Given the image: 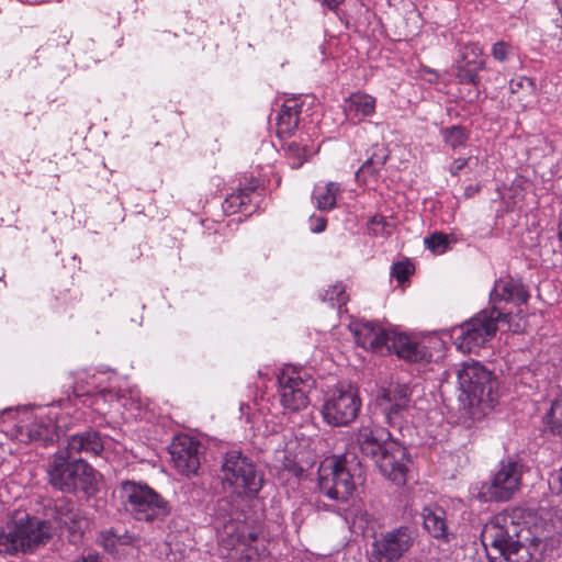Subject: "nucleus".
I'll return each instance as SVG.
<instances>
[{
    "label": "nucleus",
    "instance_id": "f257e3e1",
    "mask_svg": "<svg viewBox=\"0 0 562 562\" xmlns=\"http://www.w3.org/2000/svg\"><path fill=\"white\" fill-rule=\"evenodd\" d=\"M357 442L361 453L371 459L386 479L396 485L405 484L409 461L407 449L389 429L374 423L362 425Z\"/></svg>",
    "mask_w": 562,
    "mask_h": 562
},
{
    "label": "nucleus",
    "instance_id": "f03ea898",
    "mask_svg": "<svg viewBox=\"0 0 562 562\" xmlns=\"http://www.w3.org/2000/svg\"><path fill=\"white\" fill-rule=\"evenodd\" d=\"M318 487L321 493L337 503L336 512L345 513V519L355 531L363 532L369 524L368 514L360 509L350 510L349 505L356 490L352 475L345 465V460L326 458L318 469Z\"/></svg>",
    "mask_w": 562,
    "mask_h": 562
},
{
    "label": "nucleus",
    "instance_id": "7ed1b4c3",
    "mask_svg": "<svg viewBox=\"0 0 562 562\" xmlns=\"http://www.w3.org/2000/svg\"><path fill=\"white\" fill-rule=\"evenodd\" d=\"M46 476L52 488L65 494L90 497L98 491V472L82 458H70L58 450L46 465Z\"/></svg>",
    "mask_w": 562,
    "mask_h": 562
},
{
    "label": "nucleus",
    "instance_id": "20e7f679",
    "mask_svg": "<svg viewBox=\"0 0 562 562\" xmlns=\"http://www.w3.org/2000/svg\"><path fill=\"white\" fill-rule=\"evenodd\" d=\"M223 490L239 499H254L265 483L263 472L255 461L237 449L227 451L221 465Z\"/></svg>",
    "mask_w": 562,
    "mask_h": 562
},
{
    "label": "nucleus",
    "instance_id": "39448f33",
    "mask_svg": "<svg viewBox=\"0 0 562 562\" xmlns=\"http://www.w3.org/2000/svg\"><path fill=\"white\" fill-rule=\"evenodd\" d=\"M458 383L470 406L483 413L491 411L498 398V383L494 373L479 361L464 362L458 370Z\"/></svg>",
    "mask_w": 562,
    "mask_h": 562
},
{
    "label": "nucleus",
    "instance_id": "423d86ee",
    "mask_svg": "<svg viewBox=\"0 0 562 562\" xmlns=\"http://www.w3.org/2000/svg\"><path fill=\"white\" fill-rule=\"evenodd\" d=\"M120 498L125 510L139 521L164 520L170 514L168 501L140 482H122Z\"/></svg>",
    "mask_w": 562,
    "mask_h": 562
},
{
    "label": "nucleus",
    "instance_id": "0eeeda50",
    "mask_svg": "<svg viewBox=\"0 0 562 562\" xmlns=\"http://www.w3.org/2000/svg\"><path fill=\"white\" fill-rule=\"evenodd\" d=\"M512 312L484 310L452 329L457 348L463 352H473L484 346L498 329V323H509Z\"/></svg>",
    "mask_w": 562,
    "mask_h": 562
},
{
    "label": "nucleus",
    "instance_id": "6e6552de",
    "mask_svg": "<svg viewBox=\"0 0 562 562\" xmlns=\"http://www.w3.org/2000/svg\"><path fill=\"white\" fill-rule=\"evenodd\" d=\"M375 406L383 422L403 435L408 430L412 411V390L407 384H392L382 389L375 397Z\"/></svg>",
    "mask_w": 562,
    "mask_h": 562
},
{
    "label": "nucleus",
    "instance_id": "1a4fd4ad",
    "mask_svg": "<svg viewBox=\"0 0 562 562\" xmlns=\"http://www.w3.org/2000/svg\"><path fill=\"white\" fill-rule=\"evenodd\" d=\"M278 382L280 402L285 411L296 413L308 406V394L315 387L316 381L306 369L284 366Z\"/></svg>",
    "mask_w": 562,
    "mask_h": 562
},
{
    "label": "nucleus",
    "instance_id": "9d476101",
    "mask_svg": "<svg viewBox=\"0 0 562 562\" xmlns=\"http://www.w3.org/2000/svg\"><path fill=\"white\" fill-rule=\"evenodd\" d=\"M360 408L361 400L357 389L341 384L325 394L321 414L327 425L344 427L356 420Z\"/></svg>",
    "mask_w": 562,
    "mask_h": 562
},
{
    "label": "nucleus",
    "instance_id": "9b49d317",
    "mask_svg": "<svg viewBox=\"0 0 562 562\" xmlns=\"http://www.w3.org/2000/svg\"><path fill=\"white\" fill-rule=\"evenodd\" d=\"M520 538L541 558L555 549L562 538V521L549 513L520 524Z\"/></svg>",
    "mask_w": 562,
    "mask_h": 562
},
{
    "label": "nucleus",
    "instance_id": "f8f14e48",
    "mask_svg": "<svg viewBox=\"0 0 562 562\" xmlns=\"http://www.w3.org/2000/svg\"><path fill=\"white\" fill-rule=\"evenodd\" d=\"M515 518L514 513L505 510L493 516L484 525L481 539L490 560L520 538V522Z\"/></svg>",
    "mask_w": 562,
    "mask_h": 562
},
{
    "label": "nucleus",
    "instance_id": "ddd939ff",
    "mask_svg": "<svg viewBox=\"0 0 562 562\" xmlns=\"http://www.w3.org/2000/svg\"><path fill=\"white\" fill-rule=\"evenodd\" d=\"M414 531L400 526L374 537L368 553L369 562H397L413 546Z\"/></svg>",
    "mask_w": 562,
    "mask_h": 562
},
{
    "label": "nucleus",
    "instance_id": "4468645a",
    "mask_svg": "<svg viewBox=\"0 0 562 562\" xmlns=\"http://www.w3.org/2000/svg\"><path fill=\"white\" fill-rule=\"evenodd\" d=\"M44 515L50 522L56 524L60 529H65L69 535V540L77 543L81 540L85 529V520L75 503L65 496L55 501H49L44 507Z\"/></svg>",
    "mask_w": 562,
    "mask_h": 562
},
{
    "label": "nucleus",
    "instance_id": "2eb2a0df",
    "mask_svg": "<svg viewBox=\"0 0 562 562\" xmlns=\"http://www.w3.org/2000/svg\"><path fill=\"white\" fill-rule=\"evenodd\" d=\"M522 463L514 458L502 460L495 472L487 494L496 502L509 501L521 484Z\"/></svg>",
    "mask_w": 562,
    "mask_h": 562
},
{
    "label": "nucleus",
    "instance_id": "dca6fc26",
    "mask_svg": "<svg viewBox=\"0 0 562 562\" xmlns=\"http://www.w3.org/2000/svg\"><path fill=\"white\" fill-rule=\"evenodd\" d=\"M18 535L23 541L24 554L33 553L53 537L52 524L29 514L13 518Z\"/></svg>",
    "mask_w": 562,
    "mask_h": 562
},
{
    "label": "nucleus",
    "instance_id": "f3484780",
    "mask_svg": "<svg viewBox=\"0 0 562 562\" xmlns=\"http://www.w3.org/2000/svg\"><path fill=\"white\" fill-rule=\"evenodd\" d=\"M200 442L188 435L173 438L169 452L176 470L186 476L193 475L200 468Z\"/></svg>",
    "mask_w": 562,
    "mask_h": 562
},
{
    "label": "nucleus",
    "instance_id": "a211bd4d",
    "mask_svg": "<svg viewBox=\"0 0 562 562\" xmlns=\"http://www.w3.org/2000/svg\"><path fill=\"white\" fill-rule=\"evenodd\" d=\"M484 67L483 49L479 44L469 43L460 48L454 68L461 83L477 86L481 80L479 74Z\"/></svg>",
    "mask_w": 562,
    "mask_h": 562
},
{
    "label": "nucleus",
    "instance_id": "6ab92c4d",
    "mask_svg": "<svg viewBox=\"0 0 562 562\" xmlns=\"http://www.w3.org/2000/svg\"><path fill=\"white\" fill-rule=\"evenodd\" d=\"M394 330L371 321L357 323L353 328V335L359 346L381 355L390 353L389 345Z\"/></svg>",
    "mask_w": 562,
    "mask_h": 562
},
{
    "label": "nucleus",
    "instance_id": "aec40b11",
    "mask_svg": "<svg viewBox=\"0 0 562 562\" xmlns=\"http://www.w3.org/2000/svg\"><path fill=\"white\" fill-rule=\"evenodd\" d=\"M529 300V292L525 285L510 277L501 278L494 284L490 294V310L503 311L499 304L502 302L513 303L516 306L526 304Z\"/></svg>",
    "mask_w": 562,
    "mask_h": 562
},
{
    "label": "nucleus",
    "instance_id": "412c9836",
    "mask_svg": "<svg viewBox=\"0 0 562 562\" xmlns=\"http://www.w3.org/2000/svg\"><path fill=\"white\" fill-rule=\"evenodd\" d=\"M104 447L103 438L95 430H86L74 434L63 441L58 451L66 452L70 458H79L81 453L98 456Z\"/></svg>",
    "mask_w": 562,
    "mask_h": 562
},
{
    "label": "nucleus",
    "instance_id": "4be33fe9",
    "mask_svg": "<svg viewBox=\"0 0 562 562\" xmlns=\"http://www.w3.org/2000/svg\"><path fill=\"white\" fill-rule=\"evenodd\" d=\"M390 353L394 352L400 358L409 362L423 361L428 352L418 341L403 333L394 331L390 340Z\"/></svg>",
    "mask_w": 562,
    "mask_h": 562
},
{
    "label": "nucleus",
    "instance_id": "5701e85b",
    "mask_svg": "<svg viewBox=\"0 0 562 562\" xmlns=\"http://www.w3.org/2000/svg\"><path fill=\"white\" fill-rule=\"evenodd\" d=\"M25 435L30 442L42 447H47L59 439L57 426L48 416H36L34 422L26 426Z\"/></svg>",
    "mask_w": 562,
    "mask_h": 562
},
{
    "label": "nucleus",
    "instance_id": "b1692460",
    "mask_svg": "<svg viewBox=\"0 0 562 562\" xmlns=\"http://www.w3.org/2000/svg\"><path fill=\"white\" fill-rule=\"evenodd\" d=\"M302 103L300 99L285 100L277 117V135L284 139L292 136L299 126Z\"/></svg>",
    "mask_w": 562,
    "mask_h": 562
},
{
    "label": "nucleus",
    "instance_id": "393cba45",
    "mask_svg": "<svg viewBox=\"0 0 562 562\" xmlns=\"http://www.w3.org/2000/svg\"><path fill=\"white\" fill-rule=\"evenodd\" d=\"M135 537L126 530L111 527L102 530L98 536V542L103 549L112 555H121L125 549L133 546Z\"/></svg>",
    "mask_w": 562,
    "mask_h": 562
},
{
    "label": "nucleus",
    "instance_id": "a878e982",
    "mask_svg": "<svg viewBox=\"0 0 562 562\" xmlns=\"http://www.w3.org/2000/svg\"><path fill=\"white\" fill-rule=\"evenodd\" d=\"M424 528L437 539H449L447 513L440 506H427L423 509Z\"/></svg>",
    "mask_w": 562,
    "mask_h": 562
},
{
    "label": "nucleus",
    "instance_id": "bb28decb",
    "mask_svg": "<svg viewBox=\"0 0 562 562\" xmlns=\"http://www.w3.org/2000/svg\"><path fill=\"white\" fill-rule=\"evenodd\" d=\"M375 109V99L366 93H352L345 101V114L350 121L360 122L364 117L373 114Z\"/></svg>",
    "mask_w": 562,
    "mask_h": 562
},
{
    "label": "nucleus",
    "instance_id": "cd10ccee",
    "mask_svg": "<svg viewBox=\"0 0 562 562\" xmlns=\"http://www.w3.org/2000/svg\"><path fill=\"white\" fill-rule=\"evenodd\" d=\"M540 557L529 547L525 540L518 538L515 543L504 552L494 555L491 562H533Z\"/></svg>",
    "mask_w": 562,
    "mask_h": 562
},
{
    "label": "nucleus",
    "instance_id": "c85d7f7f",
    "mask_svg": "<svg viewBox=\"0 0 562 562\" xmlns=\"http://www.w3.org/2000/svg\"><path fill=\"white\" fill-rule=\"evenodd\" d=\"M24 554L23 541H21L14 520H9L0 528V554L16 555Z\"/></svg>",
    "mask_w": 562,
    "mask_h": 562
},
{
    "label": "nucleus",
    "instance_id": "c756f323",
    "mask_svg": "<svg viewBox=\"0 0 562 562\" xmlns=\"http://www.w3.org/2000/svg\"><path fill=\"white\" fill-rule=\"evenodd\" d=\"M340 192V187L337 182H327L324 184H316L313 190V200L315 205L321 211H330L336 206L337 195Z\"/></svg>",
    "mask_w": 562,
    "mask_h": 562
},
{
    "label": "nucleus",
    "instance_id": "7c9ffc66",
    "mask_svg": "<svg viewBox=\"0 0 562 562\" xmlns=\"http://www.w3.org/2000/svg\"><path fill=\"white\" fill-rule=\"evenodd\" d=\"M257 187L258 183L256 182L250 187L238 189L237 192L229 194L223 203V210L226 213L233 214L246 207L251 202L250 195L255 192Z\"/></svg>",
    "mask_w": 562,
    "mask_h": 562
},
{
    "label": "nucleus",
    "instance_id": "2f4dec72",
    "mask_svg": "<svg viewBox=\"0 0 562 562\" xmlns=\"http://www.w3.org/2000/svg\"><path fill=\"white\" fill-rule=\"evenodd\" d=\"M440 135L446 145L453 150L465 146L469 140V131L461 125H452L440 130Z\"/></svg>",
    "mask_w": 562,
    "mask_h": 562
},
{
    "label": "nucleus",
    "instance_id": "473e14b6",
    "mask_svg": "<svg viewBox=\"0 0 562 562\" xmlns=\"http://www.w3.org/2000/svg\"><path fill=\"white\" fill-rule=\"evenodd\" d=\"M386 159L387 154L385 148L376 146L371 157L368 158L358 170L357 177L359 178L366 173L371 176L376 175L385 165Z\"/></svg>",
    "mask_w": 562,
    "mask_h": 562
},
{
    "label": "nucleus",
    "instance_id": "72a5a7b5",
    "mask_svg": "<svg viewBox=\"0 0 562 562\" xmlns=\"http://www.w3.org/2000/svg\"><path fill=\"white\" fill-rule=\"evenodd\" d=\"M321 299L322 301L329 303L331 307H337L341 311L342 306H345L348 301L345 284L342 282H337L329 285V288L321 294Z\"/></svg>",
    "mask_w": 562,
    "mask_h": 562
},
{
    "label": "nucleus",
    "instance_id": "f704fd0d",
    "mask_svg": "<svg viewBox=\"0 0 562 562\" xmlns=\"http://www.w3.org/2000/svg\"><path fill=\"white\" fill-rule=\"evenodd\" d=\"M282 148L285 151V155L289 159H291L292 168H300L304 161L307 159V149L305 146H301L295 140L284 142L282 144Z\"/></svg>",
    "mask_w": 562,
    "mask_h": 562
},
{
    "label": "nucleus",
    "instance_id": "c9c22d12",
    "mask_svg": "<svg viewBox=\"0 0 562 562\" xmlns=\"http://www.w3.org/2000/svg\"><path fill=\"white\" fill-rule=\"evenodd\" d=\"M546 419L551 431L562 436V396L552 402Z\"/></svg>",
    "mask_w": 562,
    "mask_h": 562
},
{
    "label": "nucleus",
    "instance_id": "e433bc0d",
    "mask_svg": "<svg viewBox=\"0 0 562 562\" xmlns=\"http://www.w3.org/2000/svg\"><path fill=\"white\" fill-rule=\"evenodd\" d=\"M425 246L434 254L441 255L449 248V239L446 234L434 233L424 239Z\"/></svg>",
    "mask_w": 562,
    "mask_h": 562
},
{
    "label": "nucleus",
    "instance_id": "4c0bfd02",
    "mask_svg": "<svg viewBox=\"0 0 562 562\" xmlns=\"http://www.w3.org/2000/svg\"><path fill=\"white\" fill-rule=\"evenodd\" d=\"M512 52L510 44L498 41L492 46V56L498 61H505Z\"/></svg>",
    "mask_w": 562,
    "mask_h": 562
},
{
    "label": "nucleus",
    "instance_id": "58836bf2",
    "mask_svg": "<svg viewBox=\"0 0 562 562\" xmlns=\"http://www.w3.org/2000/svg\"><path fill=\"white\" fill-rule=\"evenodd\" d=\"M520 89H527L531 91L533 89V82L527 77H520L516 80H510L509 90L512 93H517Z\"/></svg>",
    "mask_w": 562,
    "mask_h": 562
},
{
    "label": "nucleus",
    "instance_id": "ea45409f",
    "mask_svg": "<svg viewBox=\"0 0 562 562\" xmlns=\"http://www.w3.org/2000/svg\"><path fill=\"white\" fill-rule=\"evenodd\" d=\"M411 273L409 266L405 262H397L392 267V276L398 281H405Z\"/></svg>",
    "mask_w": 562,
    "mask_h": 562
},
{
    "label": "nucleus",
    "instance_id": "a19ab883",
    "mask_svg": "<svg viewBox=\"0 0 562 562\" xmlns=\"http://www.w3.org/2000/svg\"><path fill=\"white\" fill-rule=\"evenodd\" d=\"M311 231L313 233H322L326 229L327 221L322 216H311Z\"/></svg>",
    "mask_w": 562,
    "mask_h": 562
},
{
    "label": "nucleus",
    "instance_id": "79ce46f5",
    "mask_svg": "<svg viewBox=\"0 0 562 562\" xmlns=\"http://www.w3.org/2000/svg\"><path fill=\"white\" fill-rule=\"evenodd\" d=\"M471 158H457L454 159L450 167H449V172L452 175V176H457L459 175V172L464 169V167L469 164Z\"/></svg>",
    "mask_w": 562,
    "mask_h": 562
},
{
    "label": "nucleus",
    "instance_id": "37998d69",
    "mask_svg": "<svg viewBox=\"0 0 562 562\" xmlns=\"http://www.w3.org/2000/svg\"><path fill=\"white\" fill-rule=\"evenodd\" d=\"M550 484H551V487L553 491H555L558 494L562 495V468L554 475V477Z\"/></svg>",
    "mask_w": 562,
    "mask_h": 562
},
{
    "label": "nucleus",
    "instance_id": "c03bdc74",
    "mask_svg": "<svg viewBox=\"0 0 562 562\" xmlns=\"http://www.w3.org/2000/svg\"><path fill=\"white\" fill-rule=\"evenodd\" d=\"M323 5L327 7L329 10L337 9L344 0H318Z\"/></svg>",
    "mask_w": 562,
    "mask_h": 562
},
{
    "label": "nucleus",
    "instance_id": "a18cd8bd",
    "mask_svg": "<svg viewBox=\"0 0 562 562\" xmlns=\"http://www.w3.org/2000/svg\"><path fill=\"white\" fill-rule=\"evenodd\" d=\"M72 562H102L101 559L98 557V555H94V554H88V555H82L80 557L79 559L72 561Z\"/></svg>",
    "mask_w": 562,
    "mask_h": 562
},
{
    "label": "nucleus",
    "instance_id": "49530a36",
    "mask_svg": "<svg viewBox=\"0 0 562 562\" xmlns=\"http://www.w3.org/2000/svg\"><path fill=\"white\" fill-rule=\"evenodd\" d=\"M560 14H561V18L560 19H557L555 20V23L558 26H560L562 29V10H559Z\"/></svg>",
    "mask_w": 562,
    "mask_h": 562
},
{
    "label": "nucleus",
    "instance_id": "de8ad7c7",
    "mask_svg": "<svg viewBox=\"0 0 562 562\" xmlns=\"http://www.w3.org/2000/svg\"><path fill=\"white\" fill-rule=\"evenodd\" d=\"M558 10H562V0H555Z\"/></svg>",
    "mask_w": 562,
    "mask_h": 562
},
{
    "label": "nucleus",
    "instance_id": "09e8293b",
    "mask_svg": "<svg viewBox=\"0 0 562 562\" xmlns=\"http://www.w3.org/2000/svg\"><path fill=\"white\" fill-rule=\"evenodd\" d=\"M428 72L435 77L434 80L438 79V77H439L438 74H436L435 71H431V70H429Z\"/></svg>",
    "mask_w": 562,
    "mask_h": 562
},
{
    "label": "nucleus",
    "instance_id": "8fccbe9b",
    "mask_svg": "<svg viewBox=\"0 0 562 562\" xmlns=\"http://www.w3.org/2000/svg\"><path fill=\"white\" fill-rule=\"evenodd\" d=\"M227 503H228L227 498H223V499L220 502V504H227Z\"/></svg>",
    "mask_w": 562,
    "mask_h": 562
},
{
    "label": "nucleus",
    "instance_id": "3c124183",
    "mask_svg": "<svg viewBox=\"0 0 562 562\" xmlns=\"http://www.w3.org/2000/svg\"><path fill=\"white\" fill-rule=\"evenodd\" d=\"M75 394H76L77 396H80V395H81V394L79 393V391H78V390H75Z\"/></svg>",
    "mask_w": 562,
    "mask_h": 562
}]
</instances>
